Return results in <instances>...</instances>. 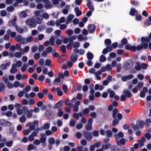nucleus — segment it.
Instances as JSON below:
<instances>
[{
	"label": "nucleus",
	"mask_w": 151,
	"mask_h": 151,
	"mask_svg": "<svg viewBox=\"0 0 151 151\" xmlns=\"http://www.w3.org/2000/svg\"><path fill=\"white\" fill-rule=\"evenodd\" d=\"M142 43V45H138L136 47V50H142L143 47L146 49L148 47V43L150 41L149 38L147 37H142L141 39Z\"/></svg>",
	"instance_id": "f257e3e1"
},
{
	"label": "nucleus",
	"mask_w": 151,
	"mask_h": 151,
	"mask_svg": "<svg viewBox=\"0 0 151 151\" xmlns=\"http://www.w3.org/2000/svg\"><path fill=\"white\" fill-rule=\"evenodd\" d=\"M26 23L28 26L31 27H35L36 26L37 22L35 19L32 18L27 20Z\"/></svg>",
	"instance_id": "f03ea898"
},
{
	"label": "nucleus",
	"mask_w": 151,
	"mask_h": 151,
	"mask_svg": "<svg viewBox=\"0 0 151 151\" xmlns=\"http://www.w3.org/2000/svg\"><path fill=\"white\" fill-rule=\"evenodd\" d=\"M55 36H51L49 41H46L44 43V45L45 46H47L49 45H53L55 43Z\"/></svg>",
	"instance_id": "7ed1b4c3"
},
{
	"label": "nucleus",
	"mask_w": 151,
	"mask_h": 151,
	"mask_svg": "<svg viewBox=\"0 0 151 151\" xmlns=\"http://www.w3.org/2000/svg\"><path fill=\"white\" fill-rule=\"evenodd\" d=\"M93 119L92 118H90L88 121V123L86 126L85 129L87 131H90L92 129V124Z\"/></svg>",
	"instance_id": "20e7f679"
},
{
	"label": "nucleus",
	"mask_w": 151,
	"mask_h": 151,
	"mask_svg": "<svg viewBox=\"0 0 151 151\" xmlns=\"http://www.w3.org/2000/svg\"><path fill=\"white\" fill-rule=\"evenodd\" d=\"M11 122L4 119H0V125L3 126H10L12 125Z\"/></svg>",
	"instance_id": "39448f33"
},
{
	"label": "nucleus",
	"mask_w": 151,
	"mask_h": 151,
	"mask_svg": "<svg viewBox=\"0 0 151 151\" xmlns=\"http://www.w3.org/2000/svg\"><path fill=\"white\" fill-rule=\"evenodd\" d=\"M45 116L49 119H52L53 117V114L52 111L50 110H47L45 112Z\"/></svg>",
	"instance_id": "423d86ee"
},
{
	"label": "nucleus",
	"mask_w": 151,
	"mask_h": 151,
	"mask_svg": "<svg viewBox=\"0 0 151 151\" xmlns=\"http://www.w3.org/2000/svg\"><path fill=\"white\" fill-rule=\"evenodd\" d=\"M80 104L79 101H76L72 106L73 111L75 112H77L79 110V106Z\"/></svg>",
	"instance_id": "0eeeda50"
},
{
	"label": "nucleus",
	"mask_w": 151,
	"mask_h": 151,
	"mask_svg": "<svg viewBox=\"0 0 151 151\" xmlns=\"http://www.w3.org/2000/svg\"><path fill=\"white\" fill-rule=\"evenodd\" d=\"M133 66V63L131 61H128L124 66V68L126 70H128L131 69Z\"/></svg>",
	"instance_id": "6e6552de"
},
{
	"label": "nucleus",
	"mask_w": 151,
	"mask_h": 151,
	"mask_svg": "<svg viewBox=\"0 0 151 151\" xmlns=\"http://www.w3.org/2000/svg\"><path fill=\"white\" fill-rule=\"evenodd\" d=\"M114 137L116 141L119 140L120 138L123 137L124 134L122 132H120L114 135Z\"/></svg>",
	"instance_id": "1a4fd4ad"
},
{
	"label": "nucleus",
	"mask_w": 151,
	"mask_h": 151,
	"mask_svg": "<svg viewBox=\"0 0 151 151\" xmlns=\"http://www.w3.org/2000/svg\"><path fill=\"white\" fill-rule=\"evenodd\" d=\"M43 1L45 4L44 6L46 9H49L53 7L52 4L48 0H43Z\"/></svg>",
	"instance_id": "9d476101"
},
{
	"label": "nucleus",
	"mask_w": 151,
	"mask_h": 151,
	"mask_svg": "<svg viewBox=\"0 0 151 151\" xmlns=\"http://www.w3.org/2000/svg\"><path fill=\"white\" fill-rule=\"evenodd\" d=\"M13 86L15 88L18 87L21 88H23L24 87V83H20L18 81H15L14 83Z\"/></svg>",
	"instance_id": "9b49d317"
},
{
	"label": "nucleus",
	"mask_w": 151,
	"mask_h": 151,
	"mask_svg": "<svg viewBox=\"0 0 151 151\" xmlns=\"http://www.w3.org/2000/svg\"><path fill=\"white\" fill-rule=\"evenodd\" d=\"M96 27L94 25L89 24L88 26V29L89 33H93L95 30Z\"/></svg>",
	"instance_id": "f8f14e48"
},
{
	"label": "nucleus",
	"mask_w": 151,
	"mask_h": 151,
	"mask_svg": "<svg viewBox=\"0 0 151 151\" xmlns=\"http://www.w3.org/2000/svg\"><path fill=\"white\" fill-rule=\"evenodd\" d=\"M65 21V18L64 17H62L60 19L58 20L55 22V24L57 26L60 25L61 23H64Z\"/></svg>",
	"instance_id": "ddd939ff"
},
{
	"label": "nucleus",
	"mask_w": 151,
	"mask_h": 151,
	"mask_svg": "<svg viewBox=\"0 0 151 151\" xmlns=\"http://www.w3.org/2000/svg\"><path fill=\"white\" fill-rule=\"evenodd\" d=\"M17 20L16 17L15 16L14 17V18L12 21H10L9 22V26H13L14 27H15L17 25L16 23Z\"/></svg>",
	"instance_id": "4468645a"
},
{
	"label": "nucleus",
	"mask_w": 151,
	"mask_h": 151,
	"mask_svg": "<svg viewBox=\"0 0 151 151\" xmlns=\"http://www.w3.org/2000/svg\"><path fill=\"white\" fill-rule=\"evenodd\" d=\"M63 103V102L62 101H59L54 106L53 109H57V110L59 109H61V107L62 106Z\"/></svg>",
	"instance_id": "2eb2a0df"
},
{
	"label": "nucleus",
	"mask_w": 151,
	"mask_h": 151,
	"mask_svg": "<svg viewBox=\"0 0 151 151\" xmlns=\"http://www.w3.org/2000/svg\"><path fill=\"white\" fill-rule=\"evenodd\" d=\"M84 136L88 141H91L92 138V136L89 132H86L84 134Z\"/></svg>",
	"instance_id": "dca6fc26"
},
{
	"label": "nucleus",
	"mask_w": 151,
	"mask_h": 151,
	"mask_svg": "<svg viewBox=\"0 0 151 151\" xmlns=\"http://www.w3.org/2000/svg\"><path fill=\"white\" fill-rule=\"evenodd\" d=\"M17 69L16 64H13L12 65L11 69L10 70V72L11 74H14L17 71Z\"/></svg>",
	"instance_id": "f3484780"
},
{
	"label": "nucleus",
	"mask_w": 151,
	"mask_h": 151,
	"mask_svg": "<svg viewBox=\"0 0 151 151\" xmlns=\"http://www.w3.org/2000/svg\"><path fill=\"white\" fill-rule=\"evenodd\" d=\"M74 17V16L72 14H70L68 15L67 18L66 23L67 24H68L70 22Z\"/></svg>",
	"instance_id": "a211bd4d"
},
{
	"label": "nucleus",
	"mask_w": 151,
	"mask_h": 151,
	"mask_svg": "<svg viewBox=\"0 0 151 151\" xmlns=\"http://www.w3.org/2000/svg\"><path fill=\"white\" fill-rule=\"evenodd\" d=\"M86 5L89 9L91 10L90 11H91L92 12L94 11V8L93 6L92 5L91 1H87Z\"/></svg>",
	"instance_id": "6ab92c4d"
},
{
	"label": "nucleus",
	"mask_w": 151,
	"mask_h": 151,
	"mask_svg": "<svg viewBox=\"0 0 151 151\" xmlns=\"http://www.w3.org/2000/svg\"><path fill=\"white\" fill-rule=\"evenodd\" d=\"M78 58V55H77L73 54L70 57V60L73 63L75 62Z\"/></svg>",
	"instance_id": "aec40b11"
},
{
	"label": "nucleus",
	"mask_w": 151,
	"mask_h": 151,
	"mask_svg": "<svg viewBox=\"0 0 151 151\" xmlns=\"http://www.w3.org/2000/svg\"><path fill=\"white\" fill-rule=\"evenodd\" d=\"M133 77V75H129L127 76H125L122 77V80L124 81H125L127 80H130Z\"/></svg>",
	"instance_id": "412c9836"
},
{
	"label": "nucleus",
	"mask_w": 151,
	"mask_h": 151,
	"mask_svg": "<svg viewBox=\"0 0 151 151\" xmlns=\"http://www.w3.org/2000/svg\"><path fill=\"white\" fill-rule=\"evenodd\" d=\"M29 10L28 9H27L25 11H22L20 12L19 14V16L20 17L25 18L27 16V14L26 12H28Z\"/></svg>",
	"instance_id": "4be33fe9"
},
{
	"label": "nucleus",
	"mask_w": 151,
	"mask_h": 151,
	"mask_svg": "<svg viewBox=\"0 0 151 151\" xmlns=\"http://www.w3.org/2000/svg\"><path fill=\"white\" fill-rule=\"evenodd\" d=\"M11 65L10 62H8L5 64H2L1 66V68L2 70H5L7 69Z\"/></svg>",
	"instance_id": "5701e85b"
},
{
	"label": "nucleus",
	"mask_w": 151,
	"mask_h": 151,
	"mask_svg": "<svg viewBox=\"0 0 151 151\" xmlns=\"http://www.w3.org/2000/svg\"><path fill=\"white\" fill-rule=\"evenodd\" d=\"M116 142L117 145H124L126 143V141L124 139L122 138L119 140L116 141Z\"/></svg>",
	"instance_id": "b1692460"
},
{
	"label": "nucleus",
	"mask_w": 151,
	"mask_h": 151,
	"mask_svg": "<svg viewBox=\"0 0 151 151\" xmlns=\"http://www.w3.org/2000/svg\"><path fill=\"white\" fill-rule=\"evenodd\" d=\"M145 141V139L144 137H142L141 139L140 140H139L138 142L139 143V147L141 148L144 145V143Z\"/></svg>",
	"instance_id": "393cba45"
},
{
	"label": "nucleus",
	"mask_w": 151,
	"mask_h": 151,
	"mask_svg": "<svg viewBox=\"0 0 151 151\" xmlns=\"http://www.w3.org/2000/svg\"><path fill=\"white\" fill-rule=\"evenodd\" d=\"M107 92L110 94L109 97L111 98L114 97L115 95L114 92L110 88H109L107 90Z\"/></svg>",
	"instance_id": "a878e982"
},
{
	"label": "nucleus",
	"mask_w": 151,
	"mask_h": 151,
	"mask_svg": "<svg viewBox=\"0 0 151 151\" xmlns=\"http://www.w3.org/2000/svg\"><path fill=\"white\" fill-rule=\"evenodd\" d=\"M33 112V109H32L30 110H27V111L26 112V115L27 118H30L32 117V112Z\"/></svg>",
	"instance_id": "bb28decb"
},
{
	"label": "nucleus",
	"mask_w": 151,
	"mask_h": 151,
	"mask_svg": "<svg viewBox=\"0 0 151 151\" xmlns=\"http://www.w3.org/2000/svg\"><path fill=\"white\" fill-rule=\"evenodd\" d=\"M138 11L134 8H131L129 12V14L134 16L135 14H138Z\"/></svg>",
	"instance_id": "cd10ccee"
},
{
	"label": "nucleus",
	"mask_w": 151,
	"mask_h": 151,
	"mask_svg": "<svg viewBox=\"0 0 151 151\" xmlns=\"http://www.w3.org/2000/svg\"><path fill=\"white\" fill-rule=\"evenodd\" d=\"M123 93L126 95V96L128 98H130L132 96V93L127 90L124 91Z\"/></svg>",
	"instance_id": "c85d7f7f"
},
{
	"label": "nucleus",
	"mask_w": 151,
	"mask_h": 151,
	"mask_svg": "<svg viewBox=\"0 0 151 151\" xmlns=\"http://www.w3.org/2000/svg\"><path fill=\"white\" fill-rule=\"evenodd\" d=\"M104 88V86L102 85H99V84H96L95 86V89L96 90H99L100 91H102Z\"/></svg>",
	"instance_id": "c756f323"
},
{
	"label": "nucleus",
	"mask_w": 151,
	"mask_h": 151,
	"mask_svg": "<svg viewBox=\"0 0 151 151\" xmlns=\"http://www.w3.org/2000/svg\"><path fill=\"white\" fill-rule=\"evenodd\" d=\"M29 66L27 63H24L21 68V71L22 72L24 73L26 70L27 68Z\"/></svg>",
	"instance_id": "7c9ffc66"
},
{
	"label": "nucleus",
	"mask_w": 151,
	"mask_h": 151,
	"mask_svg": "<svg viewBox=\"0 0 151 151\" xmlns=\"http://www.w3.org/2000/svg\"><path fill=\"white\" fill-rule=\"evenodd\" d=\"M37 147L33 145L32 144H30L27 147V150L29 151L32 150H35L36 149Z\"/></svg>",
	"instance_id": "2f4dec72"
},
{
	"label": "nucleus",
	"mask_w": 151,
	"mask_h": 151,
	"mask_svg": "<svg viewBox=\"0 0 151 151\" xmlns=\"http://www.w3.org/2000/svg\"><path fill=\"white\" fill-rule=\"evenodd\" d=\"M118 111L117 109H114L112 111V117L114 119L116 118V114L118 113Z\"/></svg>",
	"instance_id": "473e14b6"
},
{
	"label": "nucleus",
	"mask_w": 151,
	"mask_h": 151,
	"mask_svg": "<svg viewBox=\"0 0 151 151\" xmlns=\"http://www.w3.org/2000/svg\"><path fill=\"white\" fill-rule=\"evenodd\" d=\"M36 19L37 20V23L38 24H41L42 23V21L43 19L42 15H40L39 17H36Z\"/></svg>",
	"instance_id": "72a5a7b5"
},
{
	"label": "nucleus",
	"mask_w": 151,
	"mask_h": 151,
	"mask_svg": "<svg viewBox=\"0 0 151 151\" xmlns=\"http://www.w3.org/2000/svg\"><path fill=\"white\" fill-rule=\"evenodd\" d=\"M58 111L57 115L59 117H61L63 114V112L62 110L61 109H60L58 110H57Z\"/></svg>",
	"instance_id": "f704fd0d"
},
{
	"label": "nucleus",
	"mask_w": 151,
	"mask_h": 151,
	"mask_svg": "<svg viewBox=\"0 0 151 151\" xmlns=\"http://www.w3.org/2000/svg\"><path fill=\"white\" fill-rule=\"evenodd\" d=\"M73 41L72 40H69V43L67 45V48L68 50H71L72 49V45Z\"/></svg>",
	"instance_id": "c9c22d12"
},
{
	"label": "nucleus",
	"mask_w": 151,
	"mask_h": 151,
	"mask_svg": "<svg viewBox=\"0 0 151 151\" xmlns=\"http://www.w3.org/2000/svg\"><path fill=\"white\" fill-rule=\"evenodd\" d=\"M33 40V37L32 36H30L27 38H26V44L32 42Z\"/></svg>",
	"instance_id": "e433bc0d"
},
{
	"label": "nucleus",
	"mask_w": 151,
	"mask_h": 151,
	"mask_svg": "<svg viewBox=\"0 0 151 151\" xmlns=\"http://www.w3.org/2000/svg\"><path fill=\"white\" fill-rule=\"evenodd\" d=\"M135 68L138 70H139L141 69V64L140 62H138L136 63V65L135 66Z\"/></svg>",
	"instance_id": "4c0bfd02"
},
{
	"label": "nucleus",
	"mask_w": 151,
	"mask_h": 151,
	"mask_svg": "<svg viewBox=\"0 0 151 151\" xmlns=\"http://www.w3.org/2000/svg\"><path fill=\"white\" fill-rule=\"evenodd\" d=\"M62 40L63 42L65 44H67L69 40V39L68 38L65 37L63 36L62 37Z\"/></svg>",
	"instance_id": "58836bf2"
},
{
	"label": "nucleus",
	"mask_w": 151,
	"mask_h": 151,
	"mask_svg": "<svg viewBox=\"0 0 151 151\" xmlns=\"http://www.w3.org/2000/svg\"><path fill=\"white\" fill-rule=\"evenodd\" d=\"M119 122V120L116 118L114 119L112 121V125L114 127H115L116 125L118 124Z\"/></svg>",
	"instance_id": "ea45409f"
},
{
	"label": "nucleus",
	"mask_w": 151,
	"mask_h": 151,
	"mask_svg": "<svg viewBox=\"0 0 151 151\" xmlns=\"http://www.w3.org/2000/svg\"><path fill=\"white\" fill-rule=\"evenodd\" d=\"M16 30L20 33H22L23 32V29L17 25L15 27Z\"/></svg>",
	"instance_id": "a19ab883"
},
{
	"label": "nucleus",
	"mask_w": 151,
	"mask_h": 151,
	"mask_svg": "<svg viewBox=\"0 0 151 151\" xmlns=\"http://www.w3.org/2000/svg\"><path fill=\"white\" fill-rule=\"evenodd\" d=\"M87 58L88 60H91L93 58V54L91 52H88L87 54Z\"/></svg>",
	"instance_id": "79ce46f5"
},
{
	"label": "nucleus",
	"mask_w": 151,
	"mask_h": 151,
	"mask_svg": "<svg viewBox=\"0 0 151 151\" xmlns=\"http://www.w3.org/2000/svg\"><path fill=\"white\" fill-rule=\"evenodd\" d=\"M52 56L54 58H57L59 56L58 53L56 52L55 50H54L53 52L52 53Z\"/></svg>",
	"instance_id": "37998d69"
},
{
	"label": "nucleus",
	"mask_w": 151,
	"mask_h": 151,
	"mask_svg": "<svg viewBox=\"0 0 151 151\" xmlns=\"http://www.w3.org/2000/svg\"><path fill=\"white\" fill-rule=\"evenodd\" d=\"M56 90L58 95V96H62L63 94V92L60 90V88L59 87H57Z\"/></svg>",
	"instance_id": "c03bdc74"
},
{
	"label": "nucleus",
	"mask_w": 151,
	"mask_h": 151,
	"mask_svg": "<svg viewBox=\"0 0 151 151\" xmlns=\"http://www.w3.org/2000/svg\"><path fill=\"white\" fill-rule=\"evenodd\" d=\"M46 28V27L45 25H41L38 26L37 27V29L38 30L40 31H42L44 29H45Z\"/></svg>",
	"instance_id": "a18cd8bd"
},
{
	"label": "nucleus",
	"mask_w": 151,
	"mask_h": 151,
	"mask_svg": "<svg viewBox=\"0 0 151 151\" xmlns=\"http://www.w3.org/2000/svg\"><path fill=\"white\" fill-rule=\"evenodd\" d=\"M73 47L74 48H78L80 46V43L78 42H75L73 43L72 44Z\"/></svg>",
	"instance_id": "49530a36"
},
{
	"label": "nucleus",
	"mask_w": 151,
	"mask_h": 151,
	"mask_svg": "<svg viewBox=\"0 0 151 151\" xmlns=\"http://www.w3.org/2000/svg\"><path fill=\"white\" fill-rule=\"evenodd\" d=\"M48 142L49 144H54L55 142L54 139L52 137H50L48 139Z\"/></svg>",
	"instance_id": "de8ad7c7"
},
{
	"label": "nucleus",
	"mask_w": 151,
	"mask_h": 151,
	"mask_svg": "<svg viewBox=\"0 0 151 151\" xmlns=\"http://www.w3.org/2000/svg\"><path fill=\"white\" fill-rule=\"evenodd\" d=\"M138 122H137V124L138 128H142L144 124V122L143 121H141L139 122V125H138Z\"/></svg>",
	"instance_id": "09e8293b"
},
{
	"label": "nucleus",
	"mask_w": 151,
	"mask_h": 151,
	"mask_svg": "<svg viewBox=\"0 0 151 151\" xmlns=\"http://www.w3.org/2000/svg\"><path fill=\"white\" fill-rule=\"evenodd\" d=\"M30 86H27L23 89V91L25 93H27L30 90Z\"/></svg>",
	"instance_id": "8fccbe9b"
},
{
	"label": "nucleus",
	"mask_w": 151,
	"mask_h": 151,
	"mask_svg": "<svg viewBox=\"0 0 151 151\" xmlns=\"http://www.w3.org/2000/svg\"><path fill=\"white\" fill-rule=\"evenodd\" d=\"M60 50L63 53L66 52V48L65 46L63 45L60 47Z\"/></svg>",
	"instance_id": "3c124183"
},
{
	"label": "nucleus",
	"mask_w": 151,
	"mask_h": 151,
	"mask_svg": "<svg viewBox=\"0 0 151 151\" xmlns=\"http://www.w3.org/2000/svg\"><path fill=\"white\" fill-rule=\"evenodd\" d=\"M13 142L12 140H10L9 141L7 142L6 143V146L9 147H11L13 145Z\"/></svg>",
	"instance_id": "603ef678"
},
{
	"label": "nucleus",
	"mask_w": 151,
	"mask_h": 151,
	"mask_svg": "<svg viewBox=\"0 0 151 151\" xmlns=\"http://www.w3.org/2000/svg\"><path fill=\"white\" fill-rule=\"evenodd\" d=\"M111 151H119V147L115 146H112L111 148Z\"/></svg>",
	"instance_id": "864d4df0"
},
{
	"label": "nucleus",
	"mask_w": 151,
	"mask_h": 151,
	"mask_svg": "<svg viewBox=\"0 0 151 151\" xmlns=\"http://www.w3.org/2000/svg\"><path fill=\"white\" fill-rule=\"evenodd\" d=\"M55 24V22L53 21H50L47 22V24L48 26H54Z\"/></svg>",
	"instance_id": "5fc2aeb1"
},
{
	"label": "nucleus",
	"mask_w": 151,
	"mask_h": 151,
	"mask_svg": "<svg viewBox=\"0 0 151 151\" xmlns=\"http://www.w3.org/2000/svg\"><path fill=\"white\" fill-rule=\"evenodd\" d=\"M41 136H43L40 139V142L41 143H44L46 141V137H45L44 134H43L42 135H41Z\"/></svg>",
	"instance_id": "6e6d98bb"
},
{
	"label": "nucleus",
	"mask_w": 151,
	"mask_h": 151,
	"mask_svg": "<svg viewBox=\"0 0 151 151\" xmlns=\"http://www.w3.org/2000/svg\"><path fill=\"white\" fill-rule=\"evenodd\" d=\"M76 124L75 121L74 119H72L70 121L69 125L70 127H73L75 126Z\"/></svg>",
	"instance_id": "4d7b16f0"
},
{
	"label": "nucleus",
	"mask_w": 151,
	"mask_h": 151,
	"mask_svg": "<svg viewBox=\"0 0 151 151\" xmlns=\"http://www.w3.org/2000/svg\"><path fill=\"white\" fill-rule=\"evenodd\" d=\"M99 60L100 62H103L106 60V58L104 55H101L100 57Z\"/></svg>",
	"instance_id": "13d9d810"
},
{
	"label": "nucleus",
	"mask_w": 151,
	"mask_h": 151,
	"mask_svg": "<svg viewBox=\"0 0 151 151\" xmlns=\"http://www.w3.org/2000/svg\"><path fill=\"white\" fill-rule=\"evenodd\" d=\"M26 120L25 116H22L19 119V121L21 123L24 122Z\"/></svg>",
	"instance_id": "bf43d9fd"
},
{
	"label": "nucleus",
	"mask_w": 151,
	"mask_h": 151,
	"mask_svg": "<svg viewBox=\"0 0 151 151\" xmlns=\"http://www.w3.org/2000/svg\"><path fill=\"white\" fill-rule=\"evenodd\" d=\"M150 124H151V119H146L145 122L146 125L148 127Z\"/></svg>",
	"instance_id": "052dcab7"
},
{
	"label": "nucleus",
	"mask_w": 151,
	"mask_h": 151,
	"mask_svg": "<svg viewBox=\"0 0 151 151\" xmlns=\"http://www.w3.org/2000/svg\"><path fill=\"white\" fill-rule=\"evenodd\" d=\"M50 123H47L45 124L44 125V128L45 129H48L50 127Z\"/></svg>",
	"instance_id": "680f3d73"
},
{
	"label": "nucleus",
	"mask_w": 151,
	"mask_h": 151,
	"mask_svg": "<svg viewBox=\"0 0 151 151\" xmlns=\"http://www.w3.org/2000/svg\"><path fill=\"white\" fill-rule=\"evenodd\" d=\"M46 51L47 53H50L52 51V48L51 46H49L46 49Z\"/></svg>",
	"instance_id": "e2e57ef3"
},
{
	"label": "nucleus",
	"mask_w": 151,
	"mask_h": 151,
	"mask_svg": "<svg viewBox=\"0 0 151 151\" xmlns=\"http://www.w3.org/2000/svg\"><path fill=\"white\" fill-rule=\"evenodd\" d=\"M14 8L13 6H11L7 7L6 10L9 12H12L14 10Z\"/></svg>",
	"instance_id": "0e129e2a"
},
{
	"label": "nucleus",
	"mask_w": 151,
	"mask_h": 151,
	"mask_svg": "<svg viewBox=\"0 0 151 151\" xmlns=\"http://www.w3.org/2000/svg\"><path fill=\"white\" fill-rule=\"evenodd\" d=\"M143 86V83L142 82H140L136 86V87L139 88H141Z\"/></svg>",
	"instance_id": "69168bd1"
},
{
	"label": "nucleus",
	"mask_w": 151,
	"mask_h": 151,
	"mask_svg": "<svg viewBox=\"0 0 151 151\" xmlns=\"http://www.w3.org/2000/svg\"><path fill=\"white\" fill-rule=\"evenodd\" d=\"M19 42L21 44H26V38L22 37Z\"/></svg>",
	"instance_id": "338daca9"
},
{
	"label": "nucleus",
	"mask_w": 151,
	"mask_h": 151,
	"mask_svg": "<svg viewBox=\"0 0 151 151\" xmlns=\"http://www.w3.org/2000/svg\"><path fill=\"white\" fill-rule=\"evenodd\" d=\"M14 56L17 58H20L22 56V54L20 52H17L15 53Z\"/></svg>",
	"instance_id": "774afa93"
}]
</instances>
